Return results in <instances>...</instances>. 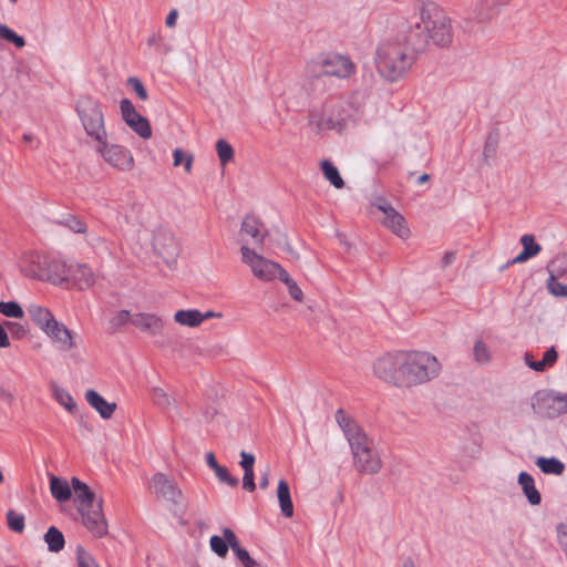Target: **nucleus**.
Here are the masks:
<instances>
[{
	"label": "nucleus",
	"instance_id": "1",
	"mask_svg": "<svg viewBox=\"0 0 567 567\" xmlns=\"http://www.w3.org/2000/svg\"><path fill=\"white\" fill-rule=\"evenodd\" d=\"M423 7L420 17L410 22L405 33L382 42L375 52V65L381 76L389 81L402 78L414 64L417 54L425 47Z\"/></svg>",
	"mask_w": 567,
	"mask_h": 567
},
{
	"label": "nucleus",
	"instance_id": "2",
	"mask_svg": "<svg viewBox=\"0 0 567 567\" xmlns=\"http://www.w3.org/2000/svg\"><path fill=\"white\" fill-rule=\"evenodd\" d=\"M373 374L382 382L399 389L420 385L425 379V352L416 350L389 351L372 365Z\"/></svg>",
	"mask_w": 567,
	"mask_h": 567
},
{
	"label": "nucleus",
	"instance_id": "3",
	"mask_svg": "<svg viewBox=\"0 0 567 567\" xmlns=\"http://www.w3.org/2000/svg\"><path fill=\"white\" fill-rule=\"evenodd\" d=\"M336 421L350 444L354 468L361 474L373 475L379 473L382 461L373 446V442L363 430L342 409L336 412Z\"/></svg>",
	"mask_w": 567,
	"mask_h": 567
},
{
	"label": "nucleus",
	"instance_id": "4",
	"mask_svg": "<svg viewBox=\"0 0 567 567\" xmlns=\"http://www.w3.org/2000/svg\"><path fill=\"white\" fill-rule=\"evenodd\" d=\"M19 266L27 276L54 285L70 280L71 264H66L49 250H24Z\"/></svg>",
	"mask_w": 567,
	"mask_h": 567
},
{
	"label": "nucleus",
	"instance_id": "5",
	"mask_svg": "<svg viewBox=\"0 0 567 567\" xmlns=\"http://www.w3.org/2000/svg\"><path fill=\"white\" fill-rule=\"evenodd\" d=\"M71 484L83 525L93 536L104 537L107 534V523L102 509V499H97L89 486L78 477H73Z\"/></svg>",
	"mask_w": 567,
	"mask_h": 567
},
{
	"label": "nucleus",
	"instance_id": "6",
	"mask_svg": "<svg viewBox=\"0 0 567 567\" xmlns=\"http://www.w3.org/2000/svg\"><path fill=\"white\" fill-rule=\"evenodd\" d=\"M76 112L86 134L96 142L107 138L104 115L99 101L91 96H82L76 104Z\"/></svg>",
	"mask_w": 567,
	"mask_h": 567
},
{
	"label": "nucleus",
	"instance_id": "7",
	"mask_svg": "<svg viewBox=\"0 0 567 567\" xmlns=\"http://www.w3.org/2000/svg\"><path fill=\"white\" fill-rule=\"evenodd\" d=\"M241 239L247 245L254 246H271L276 245L279 248L289 246L287 236L279 231L274 235L269 234L265 225L255 216L247 215L244 217L240 228Z\"/></svg>",
	"mask_w": 567,
	"mask_h": 567
},
{
	"label": "nucleus",
	"instance_id": "8",
	"mask_svg": "<svg viewBox=\"0 0 567 567\" xmlns=\"http://www.w3.org/2000/svg\"><path fill=\"white\" fill-rule=\"evenodd\" d=\"M355 64L348 55L329 54L321 61H311L307 64L306 73L309 78L321 75L348 79L355 73Z\"/></svg>",
	"mask_w": 567,
	"mask_h": 567
},
{
	"label": "nucleus",
	"instance_id": "9",
	"mask_svg": "<svg viewBox=\"0 0 567 567\" xmlns=\"http://www.w3.org/2000/svg\"><path fill=\"white\" fill-rule=\"evenodd\" d=\"M454 31L447 13L435 4H427V40L437 48L452 44Z\"/></svg>",
	"mask_w": 567,
	"mask_h": 567
},
{
	"label": "nucleus",
	"instance_id": "10",
	"mask_svg": "<svg viewBox=\"0 0 567 567\" xmlns=\"http://www.w3.org/2000/svg\"><path fill=\"white\" fill-rule=\"evenodd\" d=\"M241 262L250 269L255 278L264 282L278 279L284 271L281 265L261 256L257 250H241Z\"/></svg>",
	"mask_w": 567,
	"mask_h": 567
},
{
	"label": "nucleus",
	"instance_id": "11",
	"mask_svg": "<svg viewBox=\"0 0 567 567\" xmlns=\"http://www.w3.org/2000/svg\"><path fill=\"white\" fill-rule=\"evenodd\" d=\"M535 413L544 417H556L567 413V394L554 391H539L532 400Z\"/></svg>",
	"mask_w": 567,
	"mask_h": 567
},
{
	"label": "nucleus",
	"instance_id": "12",
	"mask_svg": "<svg viewBox=\"0 0 567 567\" xmlns=\"http://www.w3.org/2000/svg\"><path fill=\"white\" fill-rule=\"evenodd\" d=\"M344 105V102L327 105L321 113L312 112L310 121L320 130L341 131L349 117Z\"/></svg>",
	"mask_w": 567,
	"mask_h": 567
},
{
	"label": "nucleus",
	"instance_id": "13",
	"mask_svg": "<svg viewBox=\"0 0 567 567\" xmlns=\"http://www.w3.org/2000/svg\"><path fill=\"white\" fill-rule=\"evenodd\" d=\"M96 151L104 161L118 171L128 172L134 167V157L132 153L117 144H109L107 140L97 142Z\"/></svg>",
	"mask_w": 567,
	"mask_h": 567
},
{
	"label": "nucleus",
	"instance_id": "14",
	"mask_svg": "<svg viewBox=\"0 0 567 567\" xmlns=\"http://www.w3.org/2000/svg\"><path fill=\"white\" fill-rule=\"evenodd\" d=\"M150 491L157 499H163L174 505H177L183 496L175 480L164 473L153 475L150 481Z\"/></svg>",
	"mask_w": 567,
	"mask_h": 567
},
{
	"label": "nucleus",
	"instance_id": "15",
	"mask_svg": "<svg viewBox=\"0 0 567 567\" xmlns=\"http://www.w3.org/2000/svg\"><path fill=\"white\" fill-rule=\"evenodd\" d=\"M549 280L547 284L551 295L567 297V256H557L549 265Z\"/></svg>",
	"mask_w": 567,
	"mask_h": 567
},
{
	"label": "nucleus",
	"instance_id": "16",
	"mask_svg": "<svg viewBox=\"0 0 567 567\" xmlns=\"http://www.w3.org/2000/svg\"><path fill=\"white\" fill-rule=\"evenodd\" d=\"M120 109L124 122L142 138L152 136V128L146 117L142 116L135 110V106L128 99H123Z\"/></svg>",
	"mask_w": 567,
	"mask_h": 567
},
{
	"label": "nucleus",
	"instance_id": "17",
	"mask_svg": "<svg viewBox=\"0 0 567 567\" xmlns=\"http://www.w3.org/2000/svg\"><path fill=\"white\" fill-rule=\"evenodd\" d=\"M373 205L383 213V225L390 228L396 236L404 238L409 234L404 217L396 212L393 206L382 197L377 198Z\"/></svg>",
	"mask_w": 567,
	"mask_h": 567
},
{
	"label": "nucleus",
	"instance_id": "18",
	"mask_svg": "<svg viewBox=\"0 0 567 567\" xmlns=\"http://www.w3.org/2000/svg\"><path fill=\"white\" fill-rule=\"evenodd\" d=\"M137 257L146 266L154 267L161 272L176 267L178 254L176 250H140Z\"/></svg>",
	"mask_w": 567,
	"mask_h": 567
},
{
	"label": "nucleus",
	"instance_id": "19",
	"mask_svg": "<svg viewBox=\"0 0 567 567\" xmlns=\"http://www.w3.org/2000/svg\"><path fill=\"white\" fill-rule=\"evenodd\" d=\"M44 333L61 351L70 352L78 346L75 334L62 322L54 321Z\"/></svg>",
	"mask_w": 567,
	"mask_h": 567
},
{
	"label": "nucleus",
	"instance_id": "20",
	"mask_svg": "<svg viewBox=\"0 0 567 567\" xmlns=\"http://www.w3.org/2000/svg\"><path fill=\"white\" fill-rule=\"evenodd\" d=\"M133 326L147 336L156 337L162 333L164 321L155 313L137 312L133 313Z\"/></svg>",
	"mask_w": 567,
	"mask_h": 567
},
{
	"label": "nucleus",
	"instance_id": "21",
	"mask_svg": "<svg viewBox=\"0 0 567 567\" xmlns=\"http://www.w3.org/2000/svg\"><path fill=\"white\" fill-rule=\"evenodd\" d=\"M96 280L95 274L85 264H71L70 268V280L75 288L79 290H85L91 288Z\"/></svg>",
	"mask_w": 567,
	"mask_h": 567
},
{
	"label": "nucleus",
	"instance_id": "22",
	"mask_svg": "<svg viewBox=\"0 0 567 567\" xmlns=\"http://www.w3.org/2000/svg\"><path fill=\"white\" fill-rule=\"evenodd\" d=\"M221 532L237 559L244 565V567H262L261 563L254 559L249 553L239 545L236 534L230 528L225 527Z\"/></svg>",
	"mask_w": 567,
	"mask_h": 567
},
{
	"label": "nucleus",
	"instance_id": "23",
	"mask_svg": "<svg viewBox=\"0 0 567 567\" xmlns=\"http://www.w3.org/2000/svg\"><path fill=\"white\" fill-rule=\"evenodd\" d=\"M85 399L104 420L111 419L117 408L115 402H107L102 395L92 389L85 392Z\"/></svg>",
	"mask_w": 567,
	"mask_h": 567
},
{
	"label": "nucleus",
	"instance_id": "24",
	"mask_svg": "<svg viewBox=\"0 0 567 567\" xmlns=\"http://www.w3.org/2000/svg\"><path fill=\"white\" fill-rule=\"evenodd\" d=\"M27 312L30 316L31 320L34 322V324H37L38 328L43 332H45L51 327V323L56 321L54 319V316L48 308L38 303L29 305L27 308Z\"/></svg>",
	"mask_w": 567,
	"mask_h": 567
},
{
	"label": "nucleus",
	"instance_id": "25",
	"mask_svg": "<svg viewBox=\"0 0 567 567\" xmlns=\"http://www.w3.org/2000/svg\"><path fill=\"white\" fill-rule=\"evenodd\" d=\"M518 484L532 505H538L542 501L540 493L535 486V481L532 475L526 472H520L518 475Z\"/></svg>",
	"mask_w": 567,
	"mask_h": 567
},
{
	"label": "nucleus",
	"instance_id": "26",
	"mask_svg": "<svg viewBox=\"0 0 567 567\" xmlns=\"http://www.w3.org/2000/svg\"><path fill=\"white\" fill-rule=\"evenodd\" d=\"M557 359H558V353H557V351H556V349H555L554 347H550V348H549V349L544 353L543 359H542V360H539V361H535V360L533 359V357H532V355H529V354H526V355H525V362H526V364H527L530 369H533V370H535V371H537V372H543V371H545L547 368L553 367V365L556 363Z\"/></svg>",
	"mask_w": 567,
	"mask_h": 567
},
{
	"label": "nucleus",
	"instance_id": "27",
	"mask_svg": "<svg viewBox=\"0 0 567 567\" xmlns=\"http://www.w3.org/2000/svg\"><path fill=\"white\" fill-rule=\"evenodd\" d=\"M54 225L65 227L75 234H85L87 228L86 224L73 214H62L60 217L50 219Z\"/></svg>",
	"mask_w": 567,
	"mask_h": 567
},
{
	"label": "nucleus",
	"instance_id": "28",
	"mask_svg": "<svg viewBox=\"0 0 567 567\" xmlns=\"http://www.w3.org/2000/svg\"><path fill=\"white\" fill-rule=\"evenodd\" d=\"M50 491L52 496L60 503L66 502L72 496L71 486L61 477L50 475Z\"/></svg>",
	"mask_w": 567,
	"mask_h": 567
},
{
	"label": "nucleus",
	"instance_id": "29",
	"mask_svg": "<svg viewBox=\"0 0 567 567\" xmlns=\"http://www.w3.org/2000/svg\"><path fill=\"white\" fill-rule=\"evenodd\" d=\"M277 496L282 515L285 517H291L293 515V504L290 496L289 485L285 480H280L278 483Z\"/></svg>",
	"mask_w": 567,
	"mask_h": 567
},
{
	"label": "nucleus",
	"instance_id": "30",
	"mask_svg": "<svg viewBox=\"0 0 567 567\" xmlns=\"http://www.w3.org/2000/svg\"><path fill=\"white\" fill-rule=\"evenodd\" d=\"M174 320L187 327H198L202 323V312L197 309L178 310L174 315Z\"/></svg>",
	"mask_w": 567,
	"mask_h": 567
},
{
	"label": "nucleus",
	"instance_id": "31",
	"mask_svg": "<svg viewBox=\"0 0 567 567\" xmlns=\"http://www.w3.org/2000/svg\"><path fill=\"white\" fill-rule=\"evenodd\" d=\"M44 542L48 545V549L52 553H59L64 548V536L54 526H51L44 534Z\"/></svg>",
	"mask_w": 567,
	"mask_h": 567
},
{
	"label": "nucleus",
	"instance_id": "32",
	"mask_svg": "<svg viewBox=\"0 0 567 567\" xmlns=\"http://www.w3.org/2000/svg\"><path fill=\"white\" fill-rule=\"evenodd\" d=\"M536 465L545 474L561 475L565 470L564 463L556 457L540 456L536 460Z\"/></svg>",
	"mask_w": 567,
	"mask_h": 567
},
{
	"label": "nucleus",
	"instance_id": "33",
	"mask_svg": "<svg viewBox=\"0 0 567 567\" xmlns=\"http://www.w3.org/2000/svg\"><path fill=\"white\" fill-rule=\"evenodd\" d=\"M321 169L324 178L329 181L332 186L338 189L344 186V182L340 176L338 168L330 161H322Z\"/></svg>",
	"mask_w": 567,
	"mask_h": 567
},
{
	"label": "nucleus",
	"instance_id": "34",
	"mask_svg": "<svg viewBox=\"0 0 567 567\" xmlns=\"http://www.w3.org/2000/svg\"><path fill=\"white\" fill-rule=\"evenodd\" d=\"M152 400L155 405L163 410L176 408V401L171 398L162 388L152 389Z\"/></svg>",
	"mask_w": 567,
	"mask_h": 567
},
{
	"label": "nucleus",
	"instance_id": "35",
	"mask_svg": "<svg viewBox=\"0 0 567 567\" xmlns=\"http://www.w3.org/2000/svg\"><path fill=\"white\" fill-rule=\"evenodd\" d=\"M278 279L286 285L288 292L293 300L298 302L303 300L302 290L285 269Z\"/></svg>",
	"mask_w": 567,
	"mask_h": 567
},
{
	"label": "nucleus",
	"instance_id": "36",
	"mask_svg": "<svg viewBox=\"0 0 567 567\" xmlns=\"http://www.w3.org/2000/svg\"><path fill=\"white\" fill-rule=\"evenodd\" d=\"M216 152H217V155H218L221 166H226L234 158V148L224 138H219L216 142Z\"/></svg>",
	"mask_w": 567,
	"mask_h": 567
},
{
	"label": "nucleus",
	"instance_id": "37",
	"mask_svg": "<svg viewBox=\"0 0 567 567\" xmlns=\"http://www.w3.org/2000/svg\"><path fill=\"white\" fill-rule=\"evenodd\" d=\"M0 313L16 319H21L24 316L22 307L16 301H0Z\"/></svg>",
	"mask_w": 567,
	"mask_h": 567
},
{
	"label": "nucleus",
	"instance_id": "38",
	"mask_svg": "<svg viewBox=\"0 0 567 567\" xmlns=\"http://www.w3.org/2000/svg\"><path fill=\"white\" fill-rule=\"evenodd\" d=\"M173 158H174L173 165L175 167L184 165V169L187 174H189L192 172L193 162H194V156L192 154L185 153L181 148H176L173 152Z\"/></svg>",
	"mask_w": 567,
	"mask_h": 567
},
{
	"label": "nucleus",
	"instance_id": "39",
	"mask_svg": "<svg viewBox=\"0 0 567 567\" xmlns=\"http://www.w3.org/2000/svg\"><path fill=\"white\" fill-rule=\"evenodd\" d=\"M53 395H54V399L61 405H63L69 412H71V413L74 412V410L76 409V404H75L73 398L71 396V394L66 390L56 386L53 389Z\"/></svg>",
	"mask_w": 567,
	"mask_h": 567
},
{
	"label": "nucleus",
	"instance_id": "40",
	"mask_svg": "<svg viewBox=\"0 0 567 567\" xmlns=\"http://www.w3.org/2000/svg\"><path fill=\"white\" fill-rule=\"evenodd\" d=\"M0 38L13 43L17 48L21 49L25 45L23 37L17 34L12 29L6 24L0 23Z\"/></svg>",
	"mask_w": 567,
	"mask_h": 567
},
{
	"label": "nucleus",
	"instance_id": "41",
	"mask_svg": "<svg viewBox=\"0 0 567 567\" xmlns=\"http://www.w3.org/2000/svg\"><path fill=\"white\" fill-rule=\"evenodd\" d=\"M8 527L14 533H22L24 530V515L17 513L13 509L7 513Z\"/></svg>",
	"mask_w": 567,
	"mask_h": 567
},
{
	"label": "nucleus",
	"instance_id": "42",
	"mask_svg": "<svg viewBox=\"0 0 567 567\" xmlns=\"http://www.w3.org/2000/svg\"><path fill=\"white\" fill-rule=\"evenodd\" d=\"M474 359L477 363L484 364L491 361L492 354L489 348L482 340H477L473 349Z\"/></svg>",
	"mask_w": 567,
	"mask_h": 567
},
{
	"label": "nucleus",
	"instance_id": "43",
	"mask_svg": "<svg viewBox=\"0 0 567 567\" xmlns=\"http://www.w3.org/2000/svg\"><path fill=\"white\" fill-rule=\"evenodd\" d=\"M209 545L212 550L220 558H225L227 556L228 547H230L224 535L223 537L213 535L209 539Z\"/></svg>",
	"mask_w": 567,
	"mask_h": 567
},
{
	"label": "nucleus",
	"instance_id": "44",
	"mask_svg": "<svg viewBox=\"0 0 567 567\" xmlns=\"http://www.w3.org/2000/svg\"><path fill=\"white\" fill-rule=\"evenodd\" d=\"M76 560L79 567H100L93 556L83 547L76 549Z\"/></svg>",
	"mask_w": 567,
	"mask_h": 567
},
{
	"label": "nucleus",
	"instance_id": "45",
	"mask_svg": "<svg viewBox=\"0 0 567 567\" xmlns=\"http://www.w3.org/2000/svg\"><path fill=\"white\" fill-rule=\"evenodd\" d=\"M214 472L221 483L231 487L238 485V480L229 473L227 467L219 465Z\"/></svg>",
	"mask_w": 567,
	"mask_h": 567
},
{
	"label": "nucleus",
	"instance_id": "46",
	"mask_svg": "<svg viewBox=\"0 0 567 567\" xmlns=\"http://www.w3.org/2000/svg\"><path fill=\"white\" fill-rule=\"evenodd\" d=\"M173 237L171 236V234L166 230H157L154 235V239H153V247L154 248H157V247H168V246H172L173 245Z\"/></svg>",
	"mask_w": 567,
	"mask_h": 567
},
{
	"label": "nucleus",
	"instance_id": "47",
	"mask_svg": "<svg viewBox=\"0 0 567 567\" xmlns=\"http://www.w3.org/2000/svg\"><path fill=\"white\" fill-rule=\"evenodd\" d=\"M126 323L133 324V313L128 310H120L111 319V324L116 328L125 326Z\"/></svg>",
	"mask_w": 567,
	"mask_h": 567
},
{
	"label": "nucleus",
	"instance_id": "48",
	"mask_svg": "<svg viewBox=\"0 0 567 567\" xmlns=\"http://www.w3.org/2000/svg\"><path fill=\"white\" fill-rule=\"evenodd\" d=\"M127 85L136 93V95L145 101L148 97L147 91L138 78L130 76L127 79Z\"/></svg>",
	"mask_w": 567,
	"mask_h": 567
},
{
	"label": "nucleus",
	"instance_id": "49",
	"mask_svg": "<svg viewBox=\"0 0 567 567\" xmlns=\"http://www.w3.org/2000/svg\"><path fill=\"white\" fill-rule=\"evenodd\" d=\"M241 461L240 466L244 468V472H250L254 471V464H255V456L250 453H247L243 451L240 453Z\"/></svg>",
	"mask_w": 567,
	"mask_h": 567
},
{
	"label": "nucleus",
	"instance_id": "50",
	"mask_svg": "<svg viewBox=\"0 0 567 567\" xmlns=\"http://www.w3.org/2000/svg\"><path fill=\"white\" fill-rule=\"evenodd\" d=\"M243 488L248 492H254L256 488L254 471L244 472Z\"/></svg>",
	"mask_w": 567,
	"mask_h": 567
},
{
	"label": "nucleus",
	"instance_id": "51",
	"mask_svg": "<svg viewBox=\"0 0 567 567\" xmlns=\"http://www.w3.org/2000/svg\"><path fill=\"white\" fill-rule=\"evenodd\" d=\"M539 250H522V252L513 259V264H519L535 257Z\"/></svg>",
	"mask_w": 567,
	"mask_h": 567
},
{
	"label": "nucleus",
	"instance_id": "52",
	"mask_svg": "<svg viewBox=\"0 0 567 567\" xmlns=\"http://www.w3.org/2000/svg\"><path fill=\"white\" fill-rule=\"evenodd\" d=\"M10 333L13 338L22 339L27 334V329L19 322H16L10 330Z\"/></svg>",
	"mask_w": 567,
	"mask_h": 567
},
{
	"label": "nucleus",
	"instance_id": "53",
	"mask_svg": "<svg viewBox=\"0 0 567 567\" xmlns=\"http://www.w3.org/2000/svg\"><path fill=\"white\" fill-rule=\"evenodd\" d=\"M520 244L523 248H540V246L535 243V237L529 234H526L520 238Z\"/></svg>",
	"mask_w": 567,
	"mask_h": 567
},
{
	"label": "nucleus",
	"instance_id": "54",
	"mask_svg": "<svg viewBox=\"0 0 567 567\" xmlns=\"http://www.w3.org/2000/svg\"><path fill=\"white\" fill-rule=\"evenodd\" d=\"M440 371V364L434 357L427 355V375L431 373L433 375H436Z\"/></svg>",
	"mask_w": 567,
	"mask_h": 567
},
{
	"label": "nucleus",
	"instance_id": "55",
	"mask_svg": "<svg viewBox=\"0 0 567 567\" xmlns=\"http://www.w3.org/2000/svg\"><path fill=\"white\" fill-rule=\"evenodd\" d=\"M495 153H496V142L488 138L484 146V156L493 157L495 155Z\"/></svg>",
	"mask_w": 567,
	"mask_h": 567
},
{
	"label": "nucleus",
	"instance_id": "56",
	"mask_svg": "<svg viewBox=\"0 0 567 567\" xmlns=\"http://www.w3.org/2000/svg\"><path fill=\"white\" fill-rule=\"evenodd\" d=\"M10 346V341L8 338V333L2 324H0V348H8Z\"/></svg>",
	"mask_w": 567,
	"mask_h": 567
},
{
	"label": "nucleus",
	"instance_id": "57",
	"mask_svg": "<svg viewBox=\"0 0 567 567\" xmlns=\"http://www.w3.org/2000/svg\"><path fill=\"white\" fill-rule=\"evenodd\" d=\"M162 41V35L157 32H154L152 33L148 38H147V45L148 47H157Z\"/></svg>",
	"mask_w": 567,
	"mask_h": 567
},
{
	"label": "nucleus",
	"instance_id": "58",
	"mask_svg": "<svg viewBox=\"0 0 567 567\" xmlns=\"http://www.w3.org/2000/svg\"><path fill=\"white\" fill-rule=\"evenodd\" d=\"M177 17H178V12L177 10H172L167 17H166V20H165V23L168 28H173L175 24H176V20H177Z\"/></svg>",
	"mask_w": 567,
	"mask_h": 567
},
{
	"label": "nucleus",
	"instance_id": "59",
	"mask_svg": "<svg viewBox=\"0 0 567 567\" xmlns=\"http://www.w3.org/2000/svg\"><path fill=\"white\" fill-rule=\"evenodd\" d=\"M206 463L213 471H215L219 466L213 452H208L206 454Z\"/></svg>",
	"mask_w": 567,
	"mask_h": 567
},
{
	"label": "nucleus",
	"instance_id": "60",
	"mask_svg": "<svg viewBox=\"0 0 567 567\" xmlns=\"http://www.w3.org/2000/svg\"><path fill=\"white\" fill-rule=\"evenodd\" d=\"M260 487L262 489H266L269 485V472H265L261 477H260V483H259Z\"/></svg>",
	"mask_w": 567,
	"mask_h": 567
},
{
	"label": "nucleus",
	"instance_id": "61",
	"mask_svg": "<svg viewBox=\"0 0 567 567\" xmlns=\"http://www.w3.org/2000/svg\"><path fill=\"white\" fill-rule=\"evenodd\" d=\"M220 318L221 317V313H215L213 311H207L205 313L202 312V322L206 319H209V318Z\"/></svg>",
	"mask_w": 567,
	"mask_h": 567
},
{
	"label": "nucleus",
	"instance_id": "62",
	"mask_svg": "<svg viewBox=\"0 0 567 567\" xmlns=\"http://www.w3.org/2000/svg\"><path fill=\"white\" fill-rule=\"evenodd\" d=\"M558 534H559V542L561 545L566 544V538H567V533L564 532V526H559L558 528Z\"/></svg>",
	"mask_w": 567,
	"mask_h": 567
},
{
	"label": "nucleus",
	"instance_id": "63",
	"mask_svg": "<svg viewBox=\"0 0 567 567\" xmlns=\"http://www.w3.org/2000/svg\"><path fill=\"white\" fill-rule=\"evenodd\" d=\"M403 567H416L414 561L411 558H408L403 563Z\"/></svg>",
	"mask_w": 567,
	"mask_h": 567
},
{
	"label": "nucleus",
	"instance_id": "64",
	"mask_svg": "<svg viewBox=\"0 0 567 567\" xmlns=\"http://www.w3.org/2000/svg\"><path fill=\"white\" fill-rule=\"evenodd\" d=\"M14 323L16 322H13V321H6L3 327L6 330L8 329L10 331L12 329V326H14Z\"/></svg>",
	"mask_w": 567,
	"mask_h": 567
}]
</instances>
